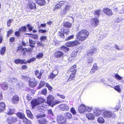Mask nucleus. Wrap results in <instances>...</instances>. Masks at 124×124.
Segmentation results:
<instances>
[{"label": "nucleus", "mask_w": 124, "mask_h": 124, "mask_svg": "<svg viewBox=\"0 0 124 124\" xmlns=\"http://www.w3.org/2000/svg\"><path fill=\"white\" fill-rule=\"evenodd\" d=\"M58 72L57 71H54L51 73L49 76V78L50 79H53L58 74Z\"/></svg>", "instance_id": "obj_23"}, {"label": "nucleus", "mask_w": 124, "mask_h": 124, "mask_svg": "<svg viewBox=\"0 0 124 124\" xmlns=\"http://www.w3.org/2000/svg\"><path fill=\"white\" fill-rule=\"evenodd\" d=\"M29 42L30 44V46L31 47L33 48L35 46H34L33 45L35 44L36 43V42L35 41H33L32 40L29 39Z\"/></svg>", "instance_id": "obj_33"}, {"label": "nucleus", "mask_w": 124, "mask_h": 124, "mask_svg": "<svg viewBox=\"0 0 124 124\" xmlns=\"http://www.w3.org/2000/svg\"><path fill=\"white\" fill-rule=\"evenodd\" d=\"M70 111L74 115L76 113V112L75 109L73 108H71Z\"/></svg>", "instance_id": "obj_58"}, {"label": "nucleus", "mask_w": 124, "mask_h": 124, "mask_svg": "<svg viewBox=\"0 0 124 124\" xmlns=\"http://www.w3.org/2000/svg\"><path fill=\"white\" fill-rule=\"evenodd\" d=\"M114 89L118 92H119L121 90V89H120V87L119 85H117L115 86L114 87Z\"/></svg>", "instance_id": "obj_48"}, {"label": "nucleus", "mask_w": 124, "mask_h": 124, "mask_svg": "<svg viewBox=\"0 0 124 124\" xmlns=\"http://www.w3.org/2000/svg\"><path fill=\"white\" fill-rule=\"evenodd\" d=\"M26 34L30 35L31 37L34 39H37L38 38V36L36 35H34L30 33H27Z\"/></svg>", "instance_id": "obj_38"}, {"label": "nucleus", "mask_w": 124, "mask_h": 124, "mask_svg": "<svg viewBox=\"0 0 124 124\" xmlns=\"http://www.w3.org/2000/svg\"><path fill=\"white\" fill-rule=\"evenodd\" d=\"M45 82L44 81H41L40 82L39 85L38 87V89H40L44 86L45 85Z\"/></svg>", "instance_id": "obj_34"}, {"label": "nucleus", "mask_w": 124, "mask_h": 124, "mask_svg": "<svg viewBox=\"0 0 124 124\" xmlns=\"http://www.w3.org/2000/svg\"><path fill=\"white\" fill-rule=\"evenodd\" d=\"M1 86L2 88L4 90L7 89L8 88L7 84L6 83H2L1 84Z\"/></svg>", "instance_id": "obj_32"}, {"label": "nucleus", "mask_w": 124, "mask_h": 124, "mask_svg": "<svg viewBox=\"0 0 124 124\" xmlns=\"http://www.w3.org/2000/svg\"><path fill=\"white\" fill-rule=\"evenodd\" d=\"M19 31H16L15 33V35L17 37H19L20 36V33L19 32Z\"/></svg>", "instance_id": "obj_62"}, {"label": "nucleus", "mask_w": 124, "mask_h": 124, "mask_svg": "<svg viewBox=\"0 0 124 124\" xmlns=\"http://www.w3.org/2000/svg\"><path fill=\"white\" fill-rule=\"evenodd\" d=\"M13 20L12 19H10L8 20L7 23V25L8 26H9L10 25V24L13 21Z\"/></svg>", "instance_id": "obj_55"}, {"label": "nucleus", "mask_w": 124, "mask_h": 124, "mask_svg": "<svg viewBox=\"0 0 124 124\" xmlns=\"http://www.w3.org/2000/svg\"><path fill=\"white\" fill-rule=\"evenodd\" d=\"M36 59V58H32L31 59H30L28 60L27 62L28 63H31V62H33L34 61H35Z\"/></svg>", "instance_id": "obj_47"}, {"label": "nucleus", "mask_w": 124, "mask_h": 124, "mask_svg": "<svg viewBox=\"0 0 124 124\" xmlns=\"http://www.w3.org/2000/svg\"><path fill=\"white\" fill-rule=\"evenodd\" d=\"M64 116L66 117L67 119H69L72 118V116L71 113L69 112H67L64 114Z\"/></svg>", "instance_id": "obj_28"}, {"label": "nucleus", "mask_w": 124, "mask_h": 124, "mask_svg": "<svg viewBox=\"0 0 124 124\" xmlns=\"http://www.w3.org/2000/svg\"><path fill=\"white\" fill-rule=\"evenodd\" d=\"M86 116L89 120H93L94 119L95 117L94 115L90 113L87 114Z\"/></svg>", "instance_id": "obj_19"}, {"label": "nucleus", "mask_w": 124, "mask_h": 124, "mask_svg": "<svg viewBox=\"0 0 124 124\" xmlns=\"http://www.w3.org/2000/svg\"><path fill=\"white\" fill-rule=\"evenodd\" d=\"M73 74V73H71L70 75V77L67 80V82H68L70 81L71 80L73 79L75 76L74 74Z\"/></svg>", "instance_id": "obj_35"}, {"label": "nucleus", "mask_w": 124, "mask_h": 124, "mask_svg": "<svg viewBox=\"0 0 124 124\" xmlns=\"http://www.w3.org/2000/svg\"><path fill=\"white\" fill-rule=\"evenodd\" d=\"M89 32L86 30L83 29L78 33L77 39L81 41L85 40L87 38L89 35Z\"/></svg>", "instance_id": "obj_1"}, {"label": "nucleus", "mask_w": 124, "mask_h": 124, "mask_svg": "<svg viewBox=\"0 0 124 124\" xmlns=\"http://www.w3.org/2000/svg\"><path fill=\"white\" fill-rule=\"evenodd\" d=\"M71 6L69 5H67L64 7L63 10V12L62 13V15L65 14H66V12L69 10L71 8Z\"/></svg>", "instance_id": "obj_13"}, {"label": "nucleus", "mask_w": 124, "mask_h": 124, "mask_svg": "<svg viewBox=\"0 0 124 124\" xmlns=\"http://www.w3.org/2000/svg\"><path fill=\"white\" fill-rule=\"evenodd\" d=\"M113 115L112 112L108 111H106L103 112L104 117H105L108 118L111 117Z\"/></svg>", "instance_id": "obj_8"}, {"label": "nucleus", "mask_w": 124, "mask_h": 124, "mask_svg": "<svg viewBox=\"0 0 124 124\" xmlns=\"http://www.w3.org/2000/svg\"><path fill=\"white\" fill-rule=\"evenodd\" d=\"M63 32L66 35H68L70 33V31L69 30H64Z\"/></svg>", "instance_id": "obj_64"}, {"label": "nucleus", "mask_w": 124, "mask_h": 124, "mask_svg": "<svg viewBox=\"0 0 124 124\" xmlns=\"http://www.w3.org/2000/svg\"><path fill=\"white\" fill-rule=\"evenodd\" d=\"M19 63H20L21 64H26L27 63L26 61L24 60H22L19 59Z\"/></svg>", "instance_id": "obj_46"}, {"label": "nucleus", "mask_w": 124, "mask_h": 124, "mask_svg": "<svg viewBox=\"0 0 124 124\" xmlns=\"http://www.w3.org/2000/svg\"><path fill=\"white\" fill-rule=\"evenodd\" d=\"M98 122L101 123H104V119L102 117H100L98 119Z\"/></svg>", "instance_id": "obj_41"}, {"label": "nucleus", "mask_w": 124, "mask_h": 124, "mask_svg": "<svg viewBox=\"0 0 124 124\" xmlns=\"http://www.w3.org/2000/svg\"><path fill=\"white\" fill-rule=\"evenodd\" d=\"M47 91L46 89H44L41 92L42 94L45 95L47 93Z\"/></svg>", "instance_id": "obj_52"}, {"label": "nucleus", "mask_w": 124, "mask_h": 124, "mask_svg": "<svg viewBox=\"0 0 124 124\" xmlns=\"http://www.w3.org/2000/svg\"><path fill=\"white\" fill-rule=\"evenodd\" d=\"M103 11L104 13L109 16L112 15L113 14L111 10L108 8H104Z\"/></svg>", "instance_id": "obj_16"}, {"label": "nucleus", "mask_w": 124, "mask_h": 124, "mask_svg": "<svg viewBox=\"0 0 124 124\" xmlns=\"http://www.w3.org/2000/svg\"><path fill=\"white\" fill-rule=\"evenodd\" d=\"M64 53L62 51H59L56 52L54 54L55 57L56 58H60L63 57Z\"/></svg>", "instance_id": "obj_9"}, {"label": "nucleus", "mask_w": 124, "mask_h": 124, "mask_svg": "<svg viewBox=\"0 0 124 124\" xmlns=\"http://www.w3.org/2000/svg\"><path fill=\"white\" fill-rule=\"evenodd\" d=\"M74 35H70L68 37H67L66 39V40H68L71 39L73 38Z\"/></svg>", "instance_id": "obj_54"}, {"label": "nucleus", "mask_w": 124, "mask_h": 124, "mask_svg": "<svg viewBox=\"0 0 124 124\" xmlns=\"http://www.w3.org/2000/svg\"><path fill=\"white\" fill-rule=\"evenodd\" d=\"M39 124H47V121L45 118H41L38 120Z\"/></svg>", "instance_id": "obj_20"}, {"label": "nucleus", "mask_w": 124, "mask_h": 124, "mask_svg": "<svg viewBox=\"0 0 124 124\" xmlns=\"http://www.w3.org/2000/svg\"><path fill=\"white\" fill-rule=\"evenodd\" d=\"M17 87L19 89H21L22 87V83H20L17 84Z\"/></svg>", "instance_id": "obj_60"}, {"label": "nucleus", "mask_w": 124, "mask_h": 124, "mask_svg": "<svg viewBox=\"0 0 124 124\" xmlns=\"http://www.w3.org/2000/svg\"><path fill=\"white\" fill-rule=\"evenodd\" d=\"M38 102L37 99H34L31 101V104L32 108L39 104Z\"/></svg>", "instance_id": "obj_12"}, {"label": "nucleus", "mask_w": 124, "mask_h": 124, "mask_svg": "<svg viewBox=\"0 0 124 124\" xmlns=\"http://www.w3.org/2000/svg\"><path fill=\"white\" fill-rule=\"evenodd\" d=\"M6 49V47L5 46L1 48L0 51V54L1 55H2L4 54Z\"/></svg>", "instance_id": "obj_37"}, {"label": "nucleus", "mask_w": 124, "mask_h": 124, "mask_svg": "<svg viewBox=\"0 0 124 124\" xmlns=\"http://www.w3.org/2000/svg\"><path fill=\"white\" fill-rule=\"evenodd\" d=\"M37 46H43L44 45V44L41 41L40 42L38 41L37 42Z\"/></svg>", "instance_id": "obj_56"}, {"label": "nucleus", "mask_w": 124, "mask_h": 124, "mask_svg": "<svg viewBox=\"0 0 124 124\" xmlns=\"http://www.w3.org/2000/svg\"><path fill=\"white\" fill-rule=\"evenodd\" d=\"M19 31L20 32H22V31H26V26H22L21 28H20L19 30Z\"/></svg>", "instance_id": "obj_43"}, {"label": "nucleus", "mask_w": 124, "mask_h": 124, "mask_svg": "<svg viewBox=\"0 0 124 124\" xmlns=\"http://www.w3.org/2000/svg\"><path fill=\"white\" fill-rule=\"evenodd\" d=\"M97 49L96 48H93L91 49L88 52L87 54V56L89 57H88V59L87 60L86 62L90 65H91L93 62V59L92 57L91 56L93 55V54L95 53Z\"/></svg>", "instance_id": "obj_2"}, {"label": "nucleus", "mask_w": 124, "mask_h": 124, "mask_svg": "<svg viewBox=\"0 0 124 124\" xmlns=\"http://www.w3.org/2000/svg\"><path fill=\"white\" fill-rule=\"evenodd\" d=\"M85 111H87L88 112H90L92 110V109L88 107L85 106Z\"/></svg>", "instance_id": "obj_57"}, {"label": "nucleus", "mask_w": 124, "mask_h": 124, "mask_svg": "<svg viewBox=\"0 0 124 124\" xmlns=\"http://www.w3.org/2000/svg\"><path fill=\"white\" fill-rule=\"evenodd\" d=\"M38 83L36 80L33 79L30 80L29 83V85L31 88H34L37 85Z\"/></svg>", "instance_id": "obj_7"}, {"label": "nucleus", "mask_w": 124, "mask_h": 124, "mask_svg": "<svg viewBox=\"0 0 124 124\" xmlns=\"http://www.w3.org/2000/svg\"><path fill=\"white\" fill-rule=\"evenodd\" d=\"M98 68V67L97 66L96 64V63H95L94 64L92 68L95 69V70H96Z\"/></svg>", "instance_id": "obj_63"}, {"label": "nucleus", "mask_w": 124, "mask_h": 124, "mask_svg": "<svg viewBox=\"0 0 124 124\" xmlns=\"http://www.w3.org/2000/svg\"><path fill=\"white\" fill-rule=\"evenodd\" d=\"M28 6L31 9H35L36 8V5L32 1H29Z\"/></svg>", "instance_id": "obj_17"}, {"label": "nucleus", "mask_w": 124, "mask_h": 124, "mask_svg": "<svg viewBox=\"0 0 124 124\" xmlns=\"http://www.w3.org/2000/svg\"><path fill=\"white\" fill-rule=\"evenodd\" d=\"M48 114L51 116H54V114L52 112V110L51 109H49L48 110Z\"/></svg>", "instance_id": "obj_50"}, {"label": "nucleus", "mask_w": 124, "mask_h": 124, "mask_svg": "<svg viewBox=\"0 0 124 124\" xmlns=\"http://www.w3.org/2000/svg\"><path fill=\"white\" fill-rule=\"evenodd\" d=\"M16 115L20 119H23V120L24 118H26L25 117L24 114L20 112H18L16 114Z\"/></svg>", "instance_id": "obj_26"}, {"label": "nucleus", "mask_w": 124, "mask_h": 124, "mask_svg": "<svg viewBox=\"0 0 124 124\" xmlns=\"http://www.w3.org/2000/svg\"><path fill=\"white\" fill-rule=\"evenodd\" d=\"M7 121L9 124H11L16 122L17 120L16 117H11L8 118L7 119Z\"/></svg>", "instance_id": "obj_11"}, {"label": "nucleus", "mask_w": 124, "mask_h": 124, "mask_svg": "<svg viewBox=\"0 0 124 124\" xmlns=\"http://www.w3.org/2000/svg\"><path fill=\"white\" fill-rule=\"evenodd\" d=\"M101 111L100 110L99 108H98L96 109L95 111L94 112V113L95 116H98L101 113Z\"/></svg>", "instance_id": "obj_30"}, {"label": "nucleus", "mask_w": 124, "mask_h": 124, "mask_svg": "<svg viewBox=\"0 0 124 124\" xmlns=\"http://www.w3.org/2000/svg\"><path fill=\"white\" fill-rule=\"evenodd\" d=\"M43 72V71L42 70H41L40 72L38 70H37L35 72V75L39 79H40L42 74Z\"/></svg>", "instance_id": "obj_15"}, {"label": "nucleus", "mask_w": 124, "mask_h": 124, "mask_svg": "<svg viewBox=\"0 0 124 124\" xmlns=\"http://www.w3.org/2000/svg\"><path fill=\"white\" fill-rule=\"evenodd\" d=\"M5 107V105L3 102L0 103V112H1L3 111Z\"/></svg>", "instance_id": "obj_27"}, {"label": "nucleus", "mask_w": 124, "mask_h": 124, "mask_svg": "<svg viewBox=\"0 0 124 124\" xmlns=\"http://www.w3.org/2000/svg\"><path fill=\"white\" fill-rule=\"evenodd\" d=\"M15 110L14 109H8L7 112L8 115H11L14 113Z\"/></svg>", "instance_id": "obj_29"}, {"label": "nucleus", "mask_w": 124, "mask_h": 124, "mask_svg": "<svg viewBox=\"0 0 124 124\" xmlns=\"http://www.w3.org/2000/svg\"><path fill=\"white\" fill-rule=\"evenodd\" d=\"M46 116V114H39L36 116V117L37 118H39L42 117H45Z\"/></svg>", "instance_id": "obj_44"}, {"label": "nucleus", "mask_w": 124, "mask_h": 124, "mask_svg": "<svg viewBox=\"0 0 124 124\" xmlns=\"http://www.w3.org/2000/svg\"><path fill=\"white\" fill-rule=\"evenodd\" d=\"M40 39L42 41H45L46 39V37L45 36H41L40 37Z\"/></svg>", "instance_id": "obj_51"}, {"label": "nucleus", "mask_w": 124, "mask_h": 124, "mask_svg": "<svg viewBox=\"0 0 124 124\" xmlns=\"http://www.w3.org/2000/svg\"><path fill=\"white\" fill-rule=\"evenodd\" d=\"M36 2L39 5H44L46 4V2L44 0H36Z\"/></svg>", "instance_id": "obj_22"}, {"label": "nucleus", "mask_w": 124, "mask_h": 124, "mask_svg": "<svg viewBox=\"0 0 124 124\" xmlns=\"http://www.w3.org/2000/svg\"><path fill=\"white\" fill-rule=\"evenodd\" d=\"M26 111L28 116L31 119H33L34 118L33 116L31 111L29 110H26Z\"/></svg>", "instance_id": "obj_24"}, {"label": "nucleus", "mask_w": 124, "mask_h": 124, "mask_svg": "<svg viewBox=\"0 0 124 124\" xmlns=\"http://www.w3.org/2000/svg\"><path fill=\"white\" fill-rule=\"evenodd\" d=\"M79 44V42L77 40L69 41L66 43V45L67 46L72 47L76 46Z\"/></svg>", "instance_id": "obj_6"}, {"label": "nucleus", "mask_w": 124, "mask_h": 124, "mask_svg": "<svg viewBox=\"0 0 124 124\" xmlns=\"http://www.w3.org/2000/svg\"><path fill=\"white\" fill-rule=\"evenodd\" d=\"M58 107L62 110L67 111L69 109V107L65 104L60 105L58 106Z\"/></svg>", "instance_id": "obj_10"}, {"label": "nucleus", "mask_w": 124, "mask_h": 124, "mask_svg": "<svg viewBox=\"0 0 124 124\" xmlns=\"http://www.w3.org/2000/svg\"><path fill=\"white\" fill-rule=\"evenodd\" d=\"M85 106L84 105H82L79 107L78 110L80 113H82L85 111Z\"/></svg>", "instance_id": "obj_14"}, {"label": "nucleus", "mask_w": 124, "mask_h": 124, "mask_svg": "<svg viewBox=\"0 0 124 124\" xmlns=\"http://www.w3.org/2000/svg\"><path fill=\"white\" fill-rule=\"evenodd\" d=\"M27 26L28 28L29 31H32L33 29V27L30 24H27Z\"/></svg>", "instance_id": "obj_45"}, {"label": "nucleus", "mask_w": 124, "mask_h": 124, "mask_svg": "<svg viewBox=\"0 0 124 124\" xmlns=\"http://www.w3.org/2000/svg\"><path fill=\"white\" fill-rule=\"evenodd\" d=\"M115 79H117L118 80H122L123 78L122 77L120 76L117 74H115Z\"/></svg>", "instance_id": "obj_42"}, {"label": "nucleus", "mask_w": 124, "mask_h": 124, "mask_svg": "<svg viewBox=\"0 0 124 124\" xmlns=\"http://www.w3.org/2000/svg\"><path fill=\"white\" fill-rule=\"evenodd\" d=\"M78 52L77 50L74 51L71 54V56L73 57H75L77 55Z\"/></svg>", "instance_id": "obj_39"}, {"label": "nucleus", "mask_w": 124, "mask_h": 124, "mask_svg": "<svg viewBox=\"0 0 124 124\" xmlns=\"http://www.w3.org/2000/svg\"><path fill=\"white\" fill-rule=\"evenodd\" d=\"M12 101L14 103H17L19 101L18 96L17 95H15L12 98Z\"/></svg>", "instance_id": "obj_18"}, {"label": "nucleus", "mask_w": 124, "mask_h": 124, "mask_svg": "<svg viewBox=\"0 0 124 124\" xmlns=\"http://www.w3.org/2000/svg\"><path fill=\"white\" fill-rule=\"evenodd\" d=\"M43 54L42 53L39 54L37 56V58H41L43 56Z\"/></svg>", "instance_id": "obj_59"}, {"label": "nucleus", "mask_w": 124, "mask_h": 124, "mask_svg": "<svg viewBox=\"0 0 124 124\" xmlns=\"http://www.w3.org/2000/svg\"><path fill=\"white\" fill-rule=\"evenodd\" d=\"M101 11L100 10H96L95 11L94 15L95 18H93L91 21V23L94 25L95 26H96L97 25L98 23L99 22L98 20L97 19V18L99 17L100 15V13Z\"/></svg>", "instance_id": "obj_3"}, {"label": "nucleus", "mask_w": 124, "mask_h": 124, "mask_svg": "<svg viewBox=\"0 0 124 124\" xmlns=\"http://www.w3.org/2000/svg\"><path fill=\"white\" fill-rule=\"evenodd\" d=\"M61 49L65 52H67L69 50V49L68 48L64 46H62L61 47Z\"/></svg>", "instance_id": "obj_40"}, {"label": "nucleus", "mask_w": 124, "mask_h": 124, "mask_svg": "<svg viewBox=\"0 0 124 124\" xmlns=\"http://www.w3.org/2000/svg\"><path fill=\"white\" fill-rule=\"evenodd\" d=\"M76 65H74L73 66L71 67L70 69L68 71V72H72L71 73L75 74L76 72Z\"/></svg>", "instance_id": "obj_21"}, {"label": "nucleus", "mask_w": 124, "mask_h": 124, "mask_svg": "<svg viewBox=\"0 0 124 124\" xmlns=\"http://www.w3.org/2000/svg\"><path fill=\"white\" fill-rule=\"evenodd\" d=\"M54 99V97L51 95H49V96L47 97V101L48 103L50 106H51L52 107H53L56 104L59 103L61 102L60 101L56 102H54V101H53Z\"/></svg>", "instance_id": "obj_4"}, {"label": "nucleus", "mask_w": 124, "mask_h": 124, "mask_svg": "<svg viewBox=\"0 0 124 124\" xmlns=\"http://www.w3.org/2000/svg\"><path fill=\"white\" fill-rule=\"evenodd\" d=\"M37 99L38 101L39 102H38L39 104L41 103H44L45 101V99L41 98H37Z\"/></svg>", "instance_id": "obj_36"}, {"label": "nucleus", "mask_w": 124, "mask_h": 124, "mask_svg": "<svg viewBox=\"0 0 124 124\" xmlns=\"http://www.w3.org/2000/svg\"><path fill=\"white\" fill-rule=\"evenodd\" d=\"M58 35L62 38H64V35L63 33L61 32H59L58 34Z\"/></svg>", "instance_id": "obj_53"}, {"label": "nucleus", "mask_w": 124, "mask_h": 124, "mask_svg": "<svg viewBox=\"0 0 124 124\" xmlns=\"http://www.w3.org/2000/svg\"><path fill=\"white\" fill-rule=\"evenodd\" d=\"M46 86L48 88L49 90L51 91L52 87L49 84L47 83L46 85Z\"/></svg>", "instance_id": "obj_61"}, {"label": "nucleus", "mask_w": 124, "mask_h": 124, "mask_svg": "<svg viewBox=\"0 0 124 124\" xmlns=\"http://www.w3.org/2000/svg\"><path fill=\"white\" fill-rule=\"evenodd\" d=\"M23 122L25 124H32L31 122L26 118H24L23 120Z\"/></svg>", "instance_id": "obj_31"}, {"label": "nucleus", "mask_w": 124, "mask_h": 124, "mask_svg": "<svg viewBox=\"0 0 124 124\" xmlns=\"http://www.w3.org/2000/svg\"><path fill=\"white\" fill-rule=\"evenodd\" d=\"M63 26L65 28H70L72 27V24L69 22H66L64 23Z\"/></svg>", "instance_id": "obj_25"}, {"label": "nucleus", "mask_w": 124, "mask_h": 124, "mask_svg": "<svg viewBox=\"0 0 124 124\" xmlns=\"http://www.w3.org/2000/svg\"><path fill=\"white\" fill-rule=\"evenodd\" d=\"M56 121L60 124L65 123L66 119L65 117L61 115H59L56 117Z\"/></svg>", "instance_id": "obj_5"}, {"label": "nucleus", "mask_w": 124, "mask_h": 124, "mask_svg": "<svg viewBox=\"0 0 124 124\" xmlns=\"http://www.w3.org/2000/svg\"><path fill=\"white\" fill-rule=\"evenodd\" d=\"M60 5L59 3L56 4L54 8V10H55V9H58L61 8V6Z\"/></svg>", "instance_id": "obj_49"}]
</instances>
